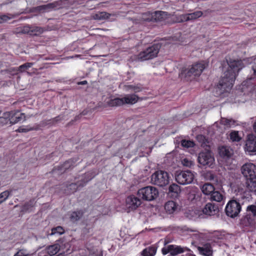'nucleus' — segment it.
Listing matches in <instances>:
<instances>
[{"label":"nucleus","instance_id":"nucleus-1","mask_svg":"<svg viewBox=\"0 0 256 256\" xmlns=\"http://www.w3.org/2000/svg\"><path fill=\"white\" fill-rule=\"evenodd\" d=\"M244 66V64L240 60H232L228 62V66L224 71L216 88L218 94L220 95L231 90L236 76Z\"/></svg>","mask_w":256,"mask_h":256},{"label":"nucleus","instance_id":"nucleus-2","mask_svg":"<svg viewBox=\"0 0 256 256\" xmlns=\"http://www.w3.org/2000/svg\"><path fill=\"white\" fill-rule=\"evenodd\" d=\"M205 68L203 63H197L193 64L190 68H186L182 70L180 76L182 78L187 80L194 78L196 76H200Z\"/></svg>","mask_w":256,"mask_h":256},{"label":"nucleus","instance_id":"nucleus-3","mask_svg":"<svg viewBox=\"0 0 256 256\" xmlns=\"http://www.w3.org/2000/svg\"><path fill=\"white\" fill-rule=\"evenodd\" d=\"M160 46L156 44L146 48L136 56V59L140 61H144L156 58L159 52Z\"/></svg>","mask_w":256,"mask_h":256},{"label":"nucleus","instance_id":"nucleus-4","mask_svg":"<svg viewBox=\"0 0 256 256\" xmlns=\"http://www.w3.org/2000/svg\"><path fill=\"white\" fill-rule=\"evenodd\" d=\"M138 195L144 200L152 201L156 198L158 196V189L152 186H147L140 189Z\"/></svg>","mask_w":256,"mask_h":256},{"label":"nucleus","instance_id":"nucleus-5","mask_svg":"<svg viewBox=\"0 0 256 256\" xmlns=\"http://www.w3.org/2000/svg\"><path fill=\"white\" fill-rule=\"evenodd\" d=\"M170 178L168 174L163 170L156 171L151 176L152 182L160 186H164L168 184Z\"/></svg>","mask_w":256,"mask_h":256},{"label":"nucleus","instance_id":"nucleus-6","mask_svg":"<svg viewBox=\"0 0 256 256\" xmlns=\"http://www.w3.org/2000/svg\"><path fill=\"white\" fill-rule=\"evenodd\" d=\"M198 162L202 166L212 168L215 164L214 155L209 150L200 152L198 158Z\"/></svg>","mask_w":256,"mask_h":256},{"label":"nucleus","instance_id":"nucleus-7","mask_svg":"<svg viewBox=\"0 0 256 256\" xmlns=\"http://www.w3.org/2000/svg\"><path fill=\"white\" fill-rule=\"evenodd\" d=\"M176 180L180 184H191L194 179V174L190 170L176 172L174 174Z\"/></svg>","mask_w":256,"mask_h":256},{"label":"nucleus","instance_id":"nucleus-8","mask_svg":"<svg viewBox=\"0 0 256 256\" xmlns=\"http://www.w3.org/2000/svg\"><path fill=\"white\" fill-rule=\"evenodd\" d=\"M241 206L236 200H232L227 204L225 211L226 214L230 218L237 216L241 210Z\"/></svg>","mask_w":256,"mask_h":256},{"label":"nucleus","instance_id":"nucleus-9","mask_svg":"<svg viewBox=\"0 0 256 256\" xmlns=\"http://www.w3.org/2000/svg\"><path fill=\"white\" fill-rule=\"evenodd\" d=\"M243 176L248 179H256V166L252 163L244 164L241 168Z\"/></svg>","mask_w":256,"mask_h":256},{"label":"nucleus","instance_id":"nucleus-10","mask_svg":"<svg viewBox=\"0 0 256 256\" xmlns=\"http://www.w3.org/2000/svg\"><path fill=\"white\" fill-rule=\"evenodd\" d=\"M116 16V14L114 13L110 14L106 12H98L92 14L91 17L92 18L98 20H109L110 21H114L115 20Z\"/></svg>","mask_w":256,"mask_h":256},{"label":"nucleus","instance_id":"nucleus-11","mask_svg":"<svg viewBox=\"0 0 256 256\" xmlns=\"http://www.w3.org/2000/svg\"><path fill=\"white\" fill-rule=\"evenodd\" d=\"M141 204L140 200L134 196H128L126 200V206L130 210H136Z\"/></svg>","mask_w":256,"mask_h":256},{"label":"nucleus","instance_id":"nucleus-12","mask_svg":"<svg viewBox=\"0 0 256 256\" xmlns=\"http://www.w3.org/2000/svg\"><path fill=\"white\" fill-rule=\"evenodd\" d=\"M246 150L249 152H256V136L252 134L247 136Z\"/></svg>","mask_w":256,"mask_h":256},{"label":"nucleus","instance_id":"nucleus-13","mask_svg":"<svg viewBox=\"0 0 256 256\" xmlns=\"http://www.w3.org/2000/svg\"><path fill=\"white\" fill-rule=\"evenodd\" d=\"M198 250L200 254L204 256H211L212 254V246L208 243L204 244L202 246H198Z\"/></svg>","mask_w":256,"mask_h":256},{"label":"nucleus","instance_id":"nucleus-14","mask_svg":"<svg viewBox=\"0 0 256 256\" xmlns=\"http://www.w3.org/2000/svg\"><path fill=\"white\" fill-rule=\"evenodd\" d=\"M218 212V206L211 203H208L203 210L204 213L209 216L214 215Z\"/></svg>","mask_w":256,"mask_h":256},{"label":"nucleus","instance_id":"nucleus-15","mask_svg":"<svg viewBox=\"0 0 256 256\" xmlns=\"http://www.w3.org/2000/svg\"><path fill=\"white\" fill-rule=\"evenodd\" d=\"M219 154L224 158H230L233 154V150L229 146H222L219 148Z\"/></svg>","mask_w":256,"mask_h":256},{"label":"nucleus","instance_id":"nucleus-16","mask_svg":"<svg viewBox=\"0 0 256 256\" xmlns=\"http://www.w3.org/2000/svg\"><path fill=\"white\" fill-rule=\"evenodd\" d=\"M178 208V205L172 200L167 202L164 205V210L166 213L172 214L176 212Z\"/></svg>","mask_w":256,"mask_h":256},{"label":"nucleus","instance_id":"nucleus-17","mask_svg":"<svg viewBox=\"0 0 256 256\" xmlns=\"http://www.w3.org/2000/svg\"><path fill=\"white\" fill-rule=\"evenodd\" d=\"M122 98L124 104H134L136 103L139 99V97L134 94H126Z\"/></svg>","mask_w":256,"mask_h":256},{"label":"nucleus","instance_id":"nucleus-18","mask_svg":"<svg viewBox=\"0 0 256 256\" xmlns=\"http://www.w3.org/2000/svg\"><path fill=\"white\" fill-rule=\"evenodd\" d=\"M12 118L11 120V124H15L21 120H25L26 117L24 114L20 113L18 111H12Z\"/></svg>","mask_w":256,"mask_h":256},{"label":"nucleus","instance_id":"nucleus-19","mask_svg":"<svg viewBox=\"0 0 256 256\" xmlns=\"http://www.w3.org/2000/svg\"><path fill=\"white\" fill-rule=\"evenodd\" d=\"M164 14V12L162 11L156 12L154 16L149 12L143 14L142 18L146 21H150L152 20L153 18L155 16V19L160 20Z\"/></svg>","mask_w":256,"mask_h":256},{"label":"nucleus","instance_id":"nucleus-20","mask_svg":"<svg viewBox=\"0 0 256 256\" xmlns=\"http://www.w3.org/2000/svg\"><path fill=\"white\" fill-rule=\"evenodd\" d=\"M256 218L246 213L245 216L242 218V222L245 226H251L255 224Z\"/></svg>","mask_w":256,"mask_h":256},{"label":"nucleus","instance_id":"nucleus-21","mask_svg":"<svg viewBox=\"0 0 256 256\" xmlns=\"http://www.w3.org/2000/svg\"><path fill=\"white\" fill-rule=\"evenodd\" d=\"M202 191L206 195L211 194L214 191V188L212 184L210 183H206L201 188Z\"/></svg>","mask_w":256,"mask_h":256},{"label":"nucleus","instance_id":"nucleus-22","mask_svg":"<svg viewBox=\"0 0 256 256\" xmlns=\"http://www.w3.org/2000/svg\"><path fill=\"white\" fill-rule=\"evenodd\" d=\"M58 3V2L49 3L46 5L38 6L36 8V9L38 10H50L58 6H60Z\"/></svg>","mask_w":256,"mask_h":256},{"label":"nucleus","instance_id":"nucleus-23","mask_svg":"<svg viewBox=\"0 0 256 256\" xmlns=\"http://www.w3.org/2000/svg\"><path fill=\"white\" fill-rule=\"evenodd\" d=\"M12 114V111L4 112L2 116L0 117V123L6 124L10 121V123L11 124Z\"/></svg>","mask_w":256,"mask_h":256},{"label":"nucleus","instance_id":"nucleus-24","mask_svg":"<svg viewBox=\"0 0 256 256\" xmlns=\"http://www.w3.org/2000/svg\"><path fill=\"white\" fill-rule=\"evenodd\" d=\"M60 246L58 244H54L47 247V253L50 256H54L60 250Z\"/></svg>","mask_w":256,"mask_h":256},{"label":"nucleus","instance_id":"nucleus-25","mask_svg":"<svg viewBox=\"0 0 256 256\" xmlns=\"http://www.w3.org/2000/svg\"><path fill=\"white\" fill-rule=\"evenodd\" d=\"M125 90L127 92H138L142 90V87L140 84L137 85H126L124 86Z\"/></svg>","mask_w":256,"mask_h":256},{"label":"nucleus","instance_id":"nucleus-26","mask_svg":"<svg viewBox=\"0 0 256 256\" xmlns=\"http://www.w3.org/2000/svg\"><path fill=\"white\" fill-rule=\"evenodd\" d=\"M246 188L250 192H256V179L248 180Z\"/></svg>","mask_w":256,"mask_h":256},{"label":"nucleus","instance_id":"nucleus-27","mask_svg":"<svg viewBox=\"0 0 256 256\" xmlns=\"http://www.w3.org/2000/svg\"><path fill=\"white\" fill-rule=\"evenodd\" d=\"M211 200L220 202L224 199V196L218 191H214L210 194Z\"/></svg>","mask_w":256,"mask_h":256},{"label":"nucleus","instance_id":"nucleus-28","mask_svg":"<svg viewBox=\"0 0 256 256\" xmlns=\"http://www.w3.org/2000/svg\"><path fill=\"white\" fill-rule=\"evenodd\" d=\"M156 252L154 246H150L144 250L142 252V256H154Z\"/></svg>","mask_w":256,"mask_h":256},{"label":"nucleus","instance_id":"nucleus-29","mask_svg":"<svg viewBox=\"0 0 256 256\" xmlns=\"http://www.w3.org/2000/svg\"><path fill=\"white\" fill-rule=\"evenodd\" d=\"M169 250H170V254L172 255H176L184 252L182 248L174 245H169Z\"/></svg>","mask_w":256,"mask_h":256},{"label":"nucleus","instance_id":"nucleus-30","mask_svg":"<svg viewBox=\"0 0 256 256\" xmlns=\"http://www.w3.org/2000/svg\"><path fill=\"white\" fill-rule=\"evenodd\" d=\"M108 103L110 106H120L124 104L122 98L110 100Z\"/></svg>","mask_w":256,"mask_h":256},{"label":"nucleus","instance_id":"nucleus-31","mask_svg":"<svg viewBox=\"0 0 256 256\" xmlns=\"http://www.w3.org/2000/svg\"><path fill=\"white\" fill-rule=\"evenodd\" d=\"M230 140L232 142H238L242 138L238 134V131L232 130L229 134Z\"/></svg>","mask_w":256,"mask_h":256},{"label":"nucleus","instance_id":"nucleus-32","mask_svg":"<svg viewBox=\"0 0 256 256\" xmlns=\"http://www.w3.org/2000/svg\"><path fill=\"white\" fill-rule=\"evenodd\" d=\"M220 123L228 128H230L235 125L236 121L232 119L222 118L220 120Z\"/></svg>","mask_w":256,"mask_h":256},{"label":"nucleus","instance_id":"nucleus-33","mask_svg":"<svg viewBox=\"0 0 256 256\" xmlns=\"http://www.w3.org/2000/svg\"><path fill=\"white\" fill-rule=\"evenodd\" d=\"M82 212L80 211L74 212L70 214V220L73 222H76L80 219L82 216Z\"/></svg>","mask_w":256,"mask_h":256},{"label":"nucleus","instance_id":"nucleus-34","mask_svg":"<svg viewBox=\"0 0 256 256\" xmlns=\"http://www.w3.org/2000/svg\"><path fill=\"white\" fill-rule=\"evenodd\" d=\"M246 214L256 218V206L250 205L246 208Z\"/></svg>","mask_w":256,"mask_h":256},{"label":"nucleus","instance_id":"nucleus-35","mask_svg":"<svg viewBox=\"0 0 256 256\" xmlns=\"http://www.w3.org/2000/svg\"><path fill=\"white\" fill-rule=\"evenodd\" d=\"M11 194L10 191L5 190L0 194V204L6 201Z\"/></svg>","mask_w":256,"mask_h":256},{"label":"nucleus","instance_id":"nucleus-36","mask_svg":"<svg viewBox=\"0 0 256 256\" xmlns=\"http://www.w3.org/2000/svg\"><path fill=\"white\" fill-rule=\"evenodd\" d=\"M202 11H196L192 13L188 14V19L190 20H196L202 15Z\"/></svg>","mask_w":256,"mask_h":256},{"label":"nucleus","instance_id":"nucleus-37","mask_svg":"<svg viewBox=\"0 0 256 256\" xmlns=\"http://www.w3.org/2000/svg\"><path fill=\"white\" fill-rule=\"evenodd\" d=\"M33 66V63L32 62H26L25 63L19 67H18V70L20 72H24L28 68L32 67Z\"/></svg>","mask_w":256,"mask_h":256},{"label":"nucleus","instance_id":"nucleus-38","mask_svg":"<svg viewBox=\"0 0 256 256\" xmlns=\"http://www.w3.org/2000/svg\"><path fill=\"white\" fill-rule=\"evenodd\" d=\"M38 128L34 127H31L30 126H20L17 130L20 132H27L30 130H36Z\"/></svg>","mask_w":256,"mask_h":256},{"label":"nucleus","instance_id":"nucleus-39","mask_svg":"<svg viewBox=\"0 0 256 256\" xmlns=\"http://www.w3.org/2000/svg\"><path fill=\"white\" fill-rule=\"evenodd\" d=\"M64 233V230L62 226H58L52 229V232L50 234L52 236L58 234L60 235Z\"/></svg>","mask_w":256,"mask_h":256},{"label":"nucleus","instance_id":"nucleus-40","mask_svg":"<svg viewBox=\"0 0 256 256\" xmlns=\"http://www.w3.org/2000/svg\"><path fill=\"white\" fill-rule=\"evenodd\" d=\"M180 191V186L175 184H171L169 187V192L178 194Z\"/></svg>","mask_w":256,"mask_h":256},{"label":"nucleus","instance_id":"nucleus-41","mask_svg":"<svg viewBox=\"0 0 256 256\" xmlns=\"http://www.w3.org/2000/svg\"><path fill=\"white\" fill-rule=\"evenodd\" d=\"M197 140L200 142L202 146H206V142L207 140L206 138L202 135H198L196 136Z\"/></svg>","mask_w":256,"mask_h":256},{"label":"nucleus","instance_id":"nucleus-42","mask_svg":"<svg viewBox=\"0 0 256 256\" xmlns=\"http://www.w3.org/2000/svg\"><path fill=\"white\" fill-rule=\"evenodd\" d=\"M42 32L43 30L40 27H32L31 34H34L36 35L42 34Z\"/></svg>","mask_w":256,"mask_h":256},{"label":"nucleus","instance_id":"nucleus-43","mask_svg":"<svg viewBox=\"0 0 256 256\" xmlns=\"http://www.w3.org/2000/svg\"><path fill=\"white\" fill-rule=\"evenodd\" d=\"M182 145L184 147L190 148L194 146V143L190 140H182Z\"/></svg>","mask_w":256,"mask_h":256},{"label":"nucleus","instance_id":"nucleus-44","mask_svg":"<svg viewBox=\"0 0 256 256\" xmlns=\"http://www.w3.org/2000/svg\"><path fill=\"white\" fill-rule=\"evenodd\" d=\"M32 27L28 26H24L21 28V30L18 32L22 34H31Z\"/></svg>","mask_w":256,"mask_h":256},{"label":"nucleus","instance_id":"nucleus-45","mask_svg":"<svg viewBox=\"0 0 256 256\" xmlns=\"http://www.w3.org/2000/svg\"><path fill=\"white\" fill-rule=\"evenodd\" d=\"M182 164L186 166L190 167L193 164V162L187 158H184L182 160Z\"/></svg>","mask_w":256,"mask_h":256},{"label":"nucleus","instance_id":"nucleus-46","mask_svg":"<svg viewBox=\"0 0 256 256\" xmlns=\"http://www.w3.org/2000/svg\"><path fill=\"white\" fill-rule=\"evenodd\" d=\"M28 255L26 250L22 249L18 250L14 256H28Z\"/></svg>","mask_w":256,"mask_h":256},{"label":"nucleus","instance_id":"nucleus-47","mask_svg":"<svg viewBox=\"0 0 256 256\" xmlns=\"http://www.w3.org/2000/svg\"><path fill=\"white\" fill-rule=\"evenodd\" d=\"M4 71L7 73H9V74H18V68H10L8 69L4 70Z\"/></svg>","mask_w":256,"mask_h":256},{"label":"nucleus","instance_id":"nucleus-48","mask_svg":"<svg viewBox=\"0 0 256 256\" xmlns=\"http://www.w3.org/2000/svg\"><path fill=\"white\" fill-rule=\"evenodd\" d=\"M12 17L9 16L7 15H2L0 16V24L6 22L7 20L12 18Z\"/></svg>","mask_w":256,"mask_h":256},{"label":"nucleus","instance_id":"nucleus-49","mask_svg":"<svg viewBox=\"0 0 256 256\" xmlns=\"http://www.w3.org/2000/svg\"><path fill=\"white\" fill-rule=\"evenodd\" d=\"M188 14L180 15V22H187L190 20V19H188Z\"/></svg>","mask_w":256,"mask_h":256},{"label":"nucleus","instance_id":"nucleus-50","mask_svg":"<svg viewBox=\"0 0 256 256\" xmlns=\"http://www.w3.org/2000/svg\"><path fill=\"white\" fill-rule=\"evenodd\" d=\"M70 168L69 162H66L64 165L62 166V170H66Z\"/></svg>","mask_w":256,"mask_h":256},{"label":"nucleus","instance_id":"nucleus-51","mask_svg":"<svg viewBox=\"0 0 256 256\" xmlns=\"http://www.w3.org/2000/svg\"><path fill=\"white\" fill-rule=\"evenodd\" d=\"M163 254H166L168 252L170 253V250H169V246L166 248H163L162 250Z\"/></svg>","mask_w":256,"mask_h":256},{"label":"nucleus","instance_id":"nucleus-52","mask_svg":"<svg viewBox=\"0 0 256 256\" xmlns=\"http://www.w3.org/2000/svg\"><path fill=\"white\" fill-rule=\"evenodd\" d=\"M252 69L253 71L254 75L256 76V64L253 65L252 66Z\"/></svg>","mask_w":256,"mask_h":256},{"label":"nucleus","instance_id":"nucleus-53","mask_svg":"<svg viewBox=\"0 0 256 256\" xmlns=\"http://www.w3.org/2000/svg\"><path fill=\"white\" fill-rule=\"evenodd\" d=\"M69 187L70 189H73L74 190H75L76 185L74 184H70Z\"/></svg>","mask_w":256,"mask_h":256},{"label":"nucleus","instance_id":"nucleus-54","mask_svg":"<svg viewBox=\"0 0 256 256\" xmlns=\"http://www.w3.org/2000/svg\"><path fill=\"white\" fill-rule=\"evenodd\" d=\"M87 84V82L86 80H84V81L78 82L79 84Z\"/></svg>","mask_w":256,"mask_h":256},{"label":"nucleus","instance_id":"nucleus-55","mask_svg":"<svg viewBox=\"0 0 256 256\" xmlns=\"http://www.w3.org/2000/svg\"><path fill=\"white\" fill-rule=\"evenodd\" d=\"M247 82H243V83H242V89H244V86L246 85V84Z\"/></svg>","mask_w":256,"mask_h":256},{"label":"nucleus","instance_id":"nucleus-56","mask_svg":"<svg viewBox=\"0 0 256 256\" xmlns=\"http://www.w3.org/2000/svg\"><path fill=\"white\" fill-rule=\"evenodd\" d=\"M254 132L256 133V122L254 124Z\"/></svg>","mask_w":256,"mask_h":256},{"label":"nucleus","instance_id":"nucleus-57","mask_svg":"<svg viewBox=\"0 0 256 256\" xmlns=\"http://www.w3.org/2000/svg\"><path fill=\"white\" fill-rule=\"evenodd\" d=\"M56 256H65V254H64L61 253V254H58Z\"/></svg>","mask_w":256,"mask_h":256},{"label":"nucleus","instance_id":"nucleus-58","mask_svg":"<svg viewBox=\"0 0 256 256\" xmlns=\"http://www.w3.org/2000/svg\"><path fill=\"white\" fill-rule=\"evenodd\" d=\"M28 204H26L24 206L22 207V210H26V206Z\"/></svg>","mask_w":256,"mask_h":256},{"label":"nucleus","instance_id":"nucleus-59","mask_svg":"<svg viewBox=\"0 0 256 256\" xmlns=\"http://www.w3.org/2000/svg\"><path fill=\"white\" fill-rule=\"evenodd\" d=\"M253 78H252V77H251V78H250L249 79H250V80H252V79H253Z\"/></svg>","mask_w":256,"mask_h":256},{"label":"nucleus","instance_id":"nucleus-60","mask_svg":"<svg viewBox=\"0 0 256 256\" xmlns=\"http://www.w3.org/2000/svg\"><path fill=\"white\" fill-rule=\"evenodd\" d=\"M250 89L251 90L252 89V86H250Z\"/></svg>","mask_w":256,"mask_h":256}]
</instances>
